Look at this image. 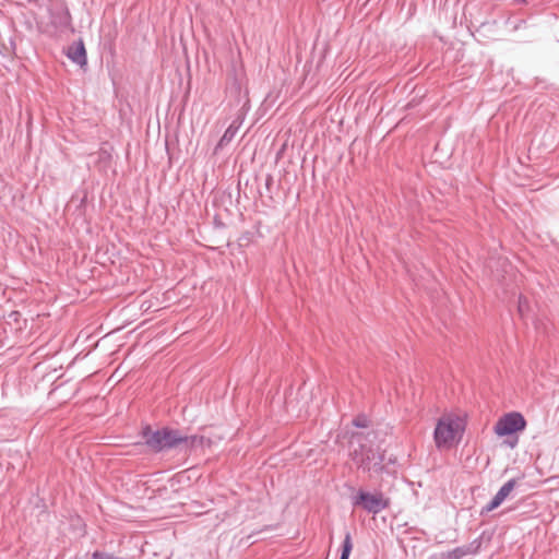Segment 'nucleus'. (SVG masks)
I'll return each mask as SVG.
<instances>
[{
	"mask_svg": "<svg viewBox=\"0 0 559 559\" xmlns=\"http://www.w3.org/2000/svg\"><path fill=\"white\" fill-rule=\"evenodd\" d=\"M467 425V414L461 409L444 412L437 420L433 440L438 449H452L463 438Z\"/></svg>",
	"mask_w": 559,
	"mask_h": 559,
	"instance_id": "obj_1",
	"label": "nucleus"
},
{
	"mask_svg": "<svg viewBox=\"0 0 559 559\" xmlns=\"http://www.w3.org/2000/svg\"><path fill=\"white\" fill-rule=\"evenodd\" d=\"M145 443L154 451H160L166 448H173L180 443H185L190 447H194L197 443L202 442V437H187L179 433V431L164 428L160 430L152 431L146 428L143 431Z\"/></svg>",
	"mask_w": 559,
	"mask_h": 559,
	"instance_id": "obj_2",
	"label": "nucleus"
},
{
	"mask_svg": "<svg viewBox=\"0 0 559 559\" xmlns=\"http://www.w3.org/2000/svg\"><path fill=\"white\" fill-rule=\"evenodd\" d=\"M526 428V420L519 412H510L501 416L495 424L493 431L498 437L512 436Z\"/></svg>",
	"mask_w": 559,
	"mask_h": 559,
	"instance_id": "obj_3",
	"label": "nucleus"
},
{
	"mask_svg": "<svg viewBox=\"0 0 559 559\" xmlns=\"http://www.w3.org/2000/svg\"><path fill=\"white\" fill-rule=\"evenodd\" d=\"M356 503L361 504L368 512L379 513L389 507L390 500L380 492L370 493L361 491L357 497Z\"/></svg>",
	"mask_w": 559,
	"mask_h": 559,
	"instance_id": "obj_4",
	"label": "nucleus"
},
{
	"mask_svg": "<svg viewBox=\"0 0 559 559\" xmlns=\"http://www.w3.org/2000/svg\"><path fill=\"white\" fill-rule=\"evenodd\" d=\"M515 486V481L513 479L506 483L500 490L497 492V495L493 497L491 502L485 508L486 512H490L495 509H497L512 492L513 488Z\"/></svg>",
	"mask_w": 559,
	"mask_h": 559,
	"instance_id": "obj_5",
	"label": "nucleus"
},
{
	"mask_svg": "<svg viewBox=\"0 0 559 559\" xmlns=\"http://www.w3.org/2000/svg\"><path fill=\"white\" fill-rule=\"evenodd\" d=\"M68 57L75 63L80 66L86 64V50L84 47V43L82 40H79L76 43H73L68 48Z\"/></svg>",
	"mask_w": 559,
	"mask_h": 559,
	"instance_id": "obj_6",
	"label": "nucleus"
},
{
	"mask_svg": "<svg viewBox=\"0 0 559 559\" xmlns=\"http://www.w3.org/2000/svg\"><path fill=\"white\" fill-rule=\"evenodd\" d=\"M353 549L352 538L349 534H346L344 543H343V550L341 559H348L350 551Z\"/></svg>",
	"mask_w": 559,
	"mask_h": 559,
	"instance_id": "obj_7",
	"label": "nucleus"
},
{
	"mask_svg": "<svg viewBox=\"0 0 559 559\" xmlns=\"http://www.w3.org/2000/svg\"><path fill=\"white\" fill-rule=\"evenodd\" d=\"M235 134H236V129L233 128V126L227 128V130L225 131V133L223 134V136L221 138V140L218 142V146H223V145L229 143L234 139Z\"/></svg>",
	"mask_w": 559,
	"mask_h": 559,
	"instance_id": "obj_8",
	"label": "nucleus"
},
{
	"mask_svg": "<svg viewBox=\"0 0 559 559\" xmlns=\"http://www.w3.org/2000/svg\"><path fill=\"white\" fill-rule=\"evenodd\" d=\"M519 438L515 437L511 442H509L510 448H514L518 444Z\"/></svg>",
	"mask_w": 559,
	"mask_h": 559,
	"instance_id": "obj_9",
	"label": "nucleus"
},
{
	"mask_svg": "<svg viewBox=\"0 0 559 559\" xmlns=\"http://www.w3.org/2000/svg\"><path fill=\"white\" fill-rule=\"evenodd\" d=\"M355 425L358 427H367V424H364L362 421H359L358 419L355 421Z\"/></svg>",
	"mask_w": 559,
	"mask_h": 559,
	"instance_id": "obj_10",
	"label": "nucleus"
}]
</instances>
